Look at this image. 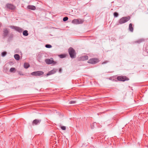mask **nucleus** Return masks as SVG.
I'll list each match as a JSON object with an SVG mask.
<instances>
[{"label":"nucleus","mask_w":148,"mask_h":148,"mask_svg":"<svg viewBox=\"0 0 148 148\" xmlns=\"http://www.w3.org/2000/svg\"><path fill=\"white\" fill-rule=\"evenodd\" d=\"M130 19V17L129 16L123 17L119 20V23L120 24L124 23L127 22Z\"/></svg>","instance_id":"1"},{"label":"nucleus","mask_w":148,"mask_h":148,"mask_svg":"<svg viewBox=\"0 0 148 148\" xmlns=\"http://www.w3.org/2000/svg\"><path fill=\"white\" fill-rule=\"evenodd\" d=\"M70 57L72 58H75V51L72 47H70L68 49Z\"/></svg>","instance_id":"2"},{"label":"nucleus","mask_w":148,"mask_h":148,"mask_svg":"<svg viewBox=\"0 0 148 148\" xmlns=\"http://www.w3.org/2000/svg\"><path fill=\"white\" fill-rule=\"evenodd\" d=\"M44 74V72L42 71H38L33 72L31 73L32 76H42Z\"/></svg>","instance_id":"3"},{"label":"nucleus","mask_w":148,"mask_h":148,"mask_svg":"<svg viewBox=\"0 0 148 148\" xmlns=\"http://www.w3.org/2000/svg\"><path fill=\"white\" fill-rule=\"evenodd\" d=\"M45 62L46 64H52L53 65H55L57 63V62L54 61L52 58L47 59L45 60Z\"/></svg>","instance_id":"4"},{"label":"nucleus","mask_w":148,"mask_h":148,"mask_svg":"<svg viewBox=\"0 0 148 148\" xmlns=\"http://www.w3.org/2000/svg\"><path fill=\"white\" fill-rule=\"evenodd\" d=\"M9 33V29L5 28L3 29L2 36L4 38L8 36V35Z\"/></svg>","instance_id":"5"},{"label":"nucleus","mask_w":148,"mask_h":148,"mask_svg":"<svg viewBox=\"0 0 148 148\" xmlns=\"http://www.w3.org/2000/svg\"><path fill=\"white\" fill-rule=\"evenodd\" d=\"M117 79L118 80L120 81L124 82L129 80V79L126 76H118L117 77Z\"/></svg>","instance_id":"6"},{"label":"nucleus","mask_w":148,"mask_h":148,"mask_svg":"<svg viewBox=\"0 0 148 148\" xmlns=\"http://www.w3.org/2000/svg\"><path fill=\"white\" fill-rule=\"evenodd\" d=\"M10 27L12 29H14L15 30L19 33H21L23 31V29L20 27L15 26H10Z\"/></svg>","instance_id":"7"},{"label":"nucleus","mask_w":148,"mask_h":148,"mask_svg":"<svg viewBox=\"0 0 148 148\" xmlns=\"http://www.w3.org/2000/svg\"><path fill=\"white\" fill-rule=\"evenodd\" d=\"M98 60L97 58H93L90 59L88 62L89 63L95 64L98 62Z\"/></svg>","instance_id":"8"},{"label":"nucleus","mask_w":148,"mask_h":148,"mask_svg":"<svg viewBox=\"0 0 148 148\" xmlns=\"http://www.w3.org/2000/svg\"><path fill=\"white\" fill-rule=\"evenodd\" d=\"M41 122L40 119H35L33 121L32 125H38Z\"/></svg>","instance_id":"9"},{"label":"nucleus","mask_w":148,"mask_h":148,"mask_svg":"<svg viewBox=\"0 0 148 148\" xmlns=\"http://www.w3.org/2000/svg\"><path fill=\"white\" fill-rule=\"evenodd\" d=\"M6 6L8 8L11 10H14L15 8V6L11 4L8 3L6 4Z\"/></svg>","instance_id":"10"},{"label":"nucleus","mask_w":148,"mask_h":148,"mask_svg":"<svg viewBox=\"0 0 148 148\" xmlns=\"http://www.w3.org/2000/svg\"><path fill=\"white\" fill-rule=\"evenodd\" d=\"M56 71L55 69H53L52 70L49 71L47 74V76L50 75H51L55 73L56 72Z\"/></svg>","instance_id":"11"},{"label":"nucleus","mask_w":148,"mask_h":148,"mask_svg":"<svg viewBox=\"0 0 148 148\" xmlns=\"http://www.w3.org/2000/svg\"><path fill=\"white\" fill-rule=\"evenodd\" d=\"M27 8L32 10H35L36 9V7L34 5H29L27 7Z\"/></svg>","instance_id":"12"},{"label":"nucleus","mask_w":148,"mask_h":148,"mask_svg":"<svg viewBox=\"0 0 148 148\" xmlns=\"http://www.w3.org/2000/svg\"><path fill=\"white\" fill-rule=\"evenodd\" d=\"M129 30L131 32H133L134 30V28L132 27V23H130L129 25Z\"/></svg>","instance_id":"13"},{"label":"nucleus","mask_w":148,"mask_h":148,"mask_svg":"<svg viewBox=\"0 0 148 148\" xmlns=\"http://www.w3.org/2000/svg\"><path fill=\"white\" fill-rule=\"evenodd\" d=\"M14 58L16 60H19L20 56L18 54H15L14 55Z\"/></svg>","instance_id":"14"},{"label":"nucleus","mask_w":148,"mask_h":148,"mask_svg":"<svg viewBox=\"0 0 148 148\" xmlns=\"http://www.w3.org/2000/svg\"><path fill=\"white\" fill-rule=\"evenodd\" d=\"M77 19V21H77V23H78V24H82L84 22V21L82 19L80 18H79V19Z\"/></svg>","instance_id":"15"},{"label":"nucleus","mask_w":148,"mask_h":148,"mask_svg":"<svg viewBox=\"0 0 148 148\" xmlns=\"http://www.w3.org/2000/svg\"><path fill=\"white\" fill-rule=\"evenodd\" d=\"M29 34L27 30H25L23 32V35L24 36H27Z\"/></svg>","instance_id":"16"},{"label":"nucleus","mask_w":148,"mask_h":148,"mask_svg":"<svg viewBox=\"0 0 148 148\" xmlns=\"http://www.w3.org/2000/svg\"><path fill=\"white\" fill-rule=\"evenodd\" d=\"M77 19H74L72 20V23L74 24H78V23H77Z\"/></svg>","instance_id":"17"},{"label":"nucleus","mask_w":148,"mask_h":148,"mask_svg":"<svg viewBox=\"0 0 148 148\" xmlns=\"http://www.w3.org/2000/svg\"><path fill=\"white\" fill-rule=\"evenodd\" d=\"M24 66L25 68L27 69L29 66V65L27 63H25Z\"/></svg>","instance_id":"18"},{"label":"nucleus","mask_w":148,"mask_h":148,"mask_svg":"<svg viewBox=\"0 0 148 148\" xmlns=\"http://www.w3.org/2000/svg\"><path fill=\"white\" fill-rule=\"evenodd\" d=\"M88 59V57L87 56H85L82 57V59L83 60H87Z\"/></svg>","instance_id":"19"},{"label":"nucleus","mask_w":148,"mask_h":148,"mask_svg":"<svg viewBox=\"0 0 148 148\" xmlns=\"http://www.w3.org/2000/svg\"><path fill=\"white\" fill-rule=\"evenodd\" d=\"M42 56H43V55L42 54H38V56H37V57H38V59L39 60H40L42 58Z\"/></svg>","instance_id":"20"},{"label":"nucleus","mask_w":148,"mask_h":148,"mask_svg":"<svg viewBox=\"0 0 148 148\" xmlns=\"http://www.w3.org/2000/svg\"><path fill=\"white\" fill-rule=\"evenodd\" d=\"M144 41V40L143 39H141L135 42H137L138 43H140V42H143Z\"/></svg>","instance_id":"21"},{"label":"nucleus","mask_w":148,"mask_h":148,"mask_svg":"<svg viewBox=\"0 0 148 148\" xmlns=\"http://www.w3.org/2000/svg\"><path fill=\"white\" fill-rule=\"evenodd\" d=\"M7 53L6 51H4L2 52L1 55L2 56L4 57L6 55Z\"/></svg>","instance_id":"22"},{"label":"nucleus","mask_w":148,"mask_h":148,"mask_svg":"<svg viewBox=\"0 0 148 148\" xmlns=\"http://www.w3.org/2000/svg\"><path fill=\"white\" fill-rule=\"evenodd\" d=\"M16 70L14 68H11L10 69V71L11 72H13L15 71Z\"/></svg>","instance_id":"23"},{"label":"nucleus","mask_w":148,"mask_h":148,"mask_svg":"<svg viewBox=\"0 0 148 148\" xmlns=\"http://www.w3.org/2000/svg\"><path fill=\"white\" fill-rule=\"evenodd\" d=\"M45 47L47 48H50L52 47V46L49 44H47L45 45Z\"/></svg>","instance_id":"24"},{"label":"nucleus","mask_w":148,"mask_h":148,"mask_svg":"<svg viewBox=\"0 0 148 148\" xmlns=\"http://www.w3.org/2000/svg\"><path fill=\"white\" fill-rule=\"evenodd\" d=\"M114 17H116L118 16L119 15V14H118V13H117V12H114Z\"/></svg>","instance_id":"25"},{"label":"nucleus","mask_w":148,"mask_h":148,"mask_svg":"<svg viewBox=\"0 0 148 148\" xmlns=\"http://www.w3.org/2000/svg\"><path fill=\"white\" fill-rule=\"evenodd\" d=\"M59 56L60 58H64L65 57V56L64 54H60L59 55Z\"/></svg>","instance_id":"26"},{"label":"nucleus","mask_w":148,"mask_h":148,"mask_svg":"<svg viewBox=\"0 0 148 148\" xmlns=\"http://www.w3.org/2000/svg\"><path fill=\"white\" fill-rule=\"evenodd\" d=\"M76 103V101H71L69 102V103L70 104H73L75 103Z\"/></svg>","instance_id":"27"},{"label":"nucleus","mask_w":148,"mask_h":148,"mask_svg":"<svg viewBox=\"0 0 148 148\" xmlns=\"http://www.w3.org/2000/svg\"><path fill=\"white\" fill-rule=\"evenodd\" d=\"M68 19V18L67 17H65L63 18V20L64 21H67Z\"/></svg>","instance_id":"28"},{"label":"nucleus","mask_w":148,"mask_h":148,"mask_svg":"<svg viewBox=\"0 0 148 148\" xmlns=\"http://www.w3.org/2000/svg\"><path fill=\"white\" fill-rule=\"evenodd\" d=\"M61 129L62 130H65L66 129V127L65 126H61Z\"/></svg>","instance_id":"29"},{"label":"nucleus","mask_w":148,"mask_h":148,"mask_svg":"<svg viewBox=\"0 0 148 148\" xmlns=\"http://www.w3.org/2000/svg\"><path fill=\"white\" fill-rule=\"evenodd\" d=\"M95 124V123H93V124H92L91 125V128L92 129H93L94 128V125Z\"/></svg>","instance_id":"30"},{"label":"nucleus","mask_w":148,"mask_h":148,"mask_svg":"<svg viewBox=\"0 0 148 148\" xmlns=\"http://www.w3.org/2000/svg\"><path fill=\"white\" fill-rule=\"evenodd\" d=\"M18 74L21 75H23V74L22 73V72H19L18 73Z\"/></svg>","instance_id":"31"},{"label":"nucleus","mask_w":148,"mask_h":148,"mask_svg":"<svg viewBox=\"0 0 148 148\" xmlns=\"http://www.w3.org/2000/svg\"><path fill=\"white\" fill-rule=\"evenodd\" d=\"M108 62V61H106L103 62L102 63V64H106V63H107Z\"/></svg>","instance_id":"32"},{"label":"nucleus","mask_w":148,"mask_h":148,"mask_svg":"<svg viewBox=\"0 0 148 148\" xmlns=\"http://www.w3.org/2000/svg\"><path fill=\"white\" fill-rule=\"evenodd\" d=\"M62 71V69H60L59 70V71L60 72H61Z\"/></svg>","instance_id":"33"},{"label":"nucleus","mask_w":148,"mask_h":148,"mask_svg":"<svg viewBox=\"0 0 148 148\" xmlns=\"http://www.w3.org/2000/svg\"><path fill=\"white\" fill-rule=\"evenodd\" d=\"M91 138H92V139L93 138H92V137H91Z\"/></svg>","instance_id":"34"}]
</instances>
